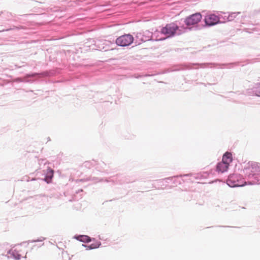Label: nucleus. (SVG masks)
Instances as JSON below:
<instances>
[{
	"label": "nucleus",
	"instance_id": "6",
	"mask_svg": "<svg viewBox=\"0 0 260 260\" xmlns=\"http://www.w3.org/2000/svg\"><path fill=\"white\" fill-rule=\"evenodd\" d=\"M229 166L226 163L221 161L218 163L216 170L218 172L223 173L228 170Z\"/></svg>",
	"mask_w": 260,
	"mask_h": 260
},
{
	"label": "nucleus",
	"instance_id": "1",
	"mask_svg": "<svg viewBox=\"0 0 260 260\" xmlns=\"http://www.w3.org/2000/svg\"><path fill=\"white\" fill-rule=\"evenodd\" d=\"M134 41V37L130 34L122 35L116 40L115 43L118 46L125 47L131 45Z\"/></svg>",
	"mask_w": 260,
	"mask_h": 260
},
{
	"label": "nucleus",
	"instance_id": "3",
	"mask_svg": "<svg viewBox=\"0 0 260 260\" xmlns=\"http://www.w3.org/2000/svg\"><path fill=\"white\" fill-rule=\"evenodd\" d=\"M246 173H249L252 175L260 173V164L256 162H249L247 167L245 168Z\"/></svg>",
	"mask_w": 260,
	"mask_h": 260
},
{
	"label": "nucleus",
	"instance_id": "7",
	"mask_svg": "<svg viewBox=\"0 0 260 260\" xmlns=\"http://www.w3.org/2000/svg\"><path fill=\"white\" fill-rule=\"evenodd\" d=\"M232 155L230 152H226L222 157V161L226 163L228 165L232 161Z\"/></svg>",
	"mask_w": 260,
	"mask_h": 260
},
{
	"label": "nucleus",
	"instance_id": "2",
	"mask_svg": "<svg viewBox=\"0 0 260 260\" xmlns=\"http://www.w3.org/2000/svg\"><path fill=\"white\" fill-rule=\"evenodd\" d=\"M178 29V26L174 23L168 24L161 29V32L167 37L173 36Z\"/></svg>",
	"mask_w": 260,
	"mask_h": 260
},
{
	"label": "nucleus",
	"instance_id": "10",
	"mask_svg": "<svg viewBox=\"0 0 260 260\" xmlns=\"http://www.w3.org/2000/svg\"><path fill=\"white\" fill-rule=\"evenodd\" d=\"M53 171L52 170H51L50 172V177L51 178L52 176H53Z\"/></svg>",
	"mask_w": 260,
	"mask_h": 260
},
{
	"label": "nucleus",
	"instance_id": "9",
	"mask_svg": "<svg viewBox=\"0 0 260 260\" xmlns=\"http://www.w3.org/2000/svg\"><path fill=\"white\" fill-rule=\"evenodd\" d=\"M255 94L257 96H260V85L256 88V89L255 90Z\"/></svg>",
	"mask_w": 260,
	"mask_h": 260
},
{
	"label": "nucleus",
	"instance_id": "8",
	"mask_svg": "<svg viewBox=\"0 0 260 260\" xmlns=\"http://www.w3.org/2000/svg\"><path fill=\"white\" fill-rule=\"evenodd\" d=\"M78 239L83 242H89L90 241V238L89 237L85 235H83L79 237Z\"/></svg>",
	"mask_w": 260,
	"mask_h": 260
},
{
	"label": "nucleus",
	"instance_id": "5",
	"mask_svg": "<svg viewBox=\"0 0 260 260\" xmlns=\"http://www.w3.org/2000/svg\"><path fill=\"white\" fill-rule=\"evenodd\" d=\"M219 21V17L213 14H209L205 18V23L208 26L214 25L217 24Z\"/></svg>",
	"mask_w": 260,
	"mask_h": 260
},
{
	"label": "nucleus",
	"instance_id": "4",
	"mask_svg": "<svg viewBox=\"0 0 260 260\" xmlns=\"http://www.w3.org/2000/svg\"><path fill=\"white\" fill-rule=\"evenodd\" d=\"M202 18V15L200 13H196L187 17L185 20V23L187 25H194L199 22Z\"/></svg>",
	"mask_w": 260,
	"mask_h": 260
}]
</instances>
